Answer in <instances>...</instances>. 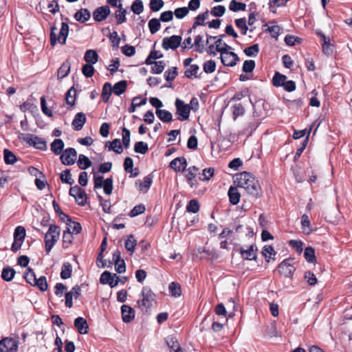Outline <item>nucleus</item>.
<instances>
[{"label": "nucleus", "instance_id": "17", "mask_svg": "<svg viewBox=\"0 0 352 352\" xmlns=\"http://www.w3.org/2000/svg\"><path fill=\"white\" fill-rule=\"evenodd\" d=\"M87 121L86 116L82 112H79L76 114L73 121L72 126L75 131H80L82 129L84 124Z\"/></svg>", "mask_w": 352, "mask_h": 352}, {"label": "nucleus", "instance_id": "28", "mask_svg": "<svg viewBox=\"0 0 352 352\" xmlns=\"http://www.w3.org/2000/svg\"><path fill=\"white\" fill-rule=\"evenodd\" d=\"M127 89V81L125 80L117 82L112 87L113 93L116 96L124 94Z\"/></svg>", "mask_w": 352, "mask_h": 352}, {"label": "nucleus", "instance_id": "3", "mask_svg": "<svg viewBox=\"0 0 352 352\" xmlns=\"http://www.w3.org/2000/svg\"><path fill=\"white\" fill-rule=\"evenodd\" d=\"M60 228L56 225H49V229L45 235V249L49 254L59 239Z\"/></svg>", "mask_w": 352, "mask_h": 352}, {"label": "nucleus", "instance_id": "61", "mask_svg": "<svg viewBox=\"0 0 352 352\" xmlns=\"http://www.w3.org/2000/svg\"><path fill=\"white\" fill-rule=\"evenodd\" d=\"M122 146H124L125 148H128L130 145V136L131 132L126 127H122Z\"/></svg>", "mask_w": 352, "mask_h": 352}, {"label": "nucleus", "instance_id": "51", "mask_svg": "<svg viewBox=\"0 0 352 352\" xmlns=\"http://www.w3.org/2000/svg\"><path fill=\"white\" fill-rule=\"evenodd\" d=\"M148 151V144L142 141L137 142L134 145V151L140 154H145Z\"/></svg>", "mask_w": 352, "mask_h": 352}, {"label": "nucleus", "instance_id": "31", "mask_svg": "<svg viewBox=\"0 0 352 352\" xmlns=\"http://www.w3.org/2000/svg\"><path fill=\"white\" fill-rule=\"evenodd\" d=\"M65 146V144L61 139H55L51 144V151L56 155H60Z\"/></svg>", "mask_w": 352, "mask_h": 352}, {"label": "nucleus", "instance_id": "37", "mask_svg": "<svg viewBox=\"0 0 352 352\" xmlns=\"http://www.w3.org/2000/svg\"><path fill=\"white\" fill-rule=\"evenodd\" d=\"M3 159L6 164H13L18 160L14 153L8 148H5L3 151Z\"/></svg>", "mask_w": 352, "mask_h": 352}, {"label": "nucleus", "instance_id": "56", "mask_svg": "<svg viewBox=\"0 0 352 352\" xmlns=\"http://www.w3.org/2000/svg\"><path fill=\"white\" fill-rule=\"evenodd\" d=\"M236 26L241 30V34L245 35L248 30V27L246 25V19L245 17L237 19L235 20Z\"/></svg>", "mask_w": 352, "mask_h": 352}, {"label": "nucleus", "instance_id": "38", "mask_svg": "<svg viewBox=\"0 0 352 352\" xmlns=\"http://www.w3.org/2000/svg\"><path fill=\"white\" fill-rule=\"evenodd\" d=\"M199 70V67L198 65H191L190 66V68L184 72V75L188 78H192V76H194L196 78H201V73L199 75H197V72Z\"/></svg>", "mask_w": 352, "mask_h": 352}, {"label": "nucleus", "instance_id": "18", "mask_svg": "<svg viewBox=\"0 0 352 352\" xmlns=\"http://www.w3.org/2000/svg\"><path fill=\"white\" fill-rule=\"evenodd\" d=\"M71 70V63L69 59H67L58 69L57 79L61 80L65 77L67 76Z\"/></svg>", "mask_w": 352, "mask_h": 352}, {"label": "nucleus", "instance_id": "12", "mask_svg": "<svg viewBox=\"0 0 352 352\" xmlns=\"http://www.w3.org/2000/svg\"><path fill=\"white\" fill-rule=\"evenodd\" d=\"M18 342L12 338H5L0 340V352H17Z\"/></svg>", "mask_w": 352, "mask_h": 352}, {"label": "nucleus", "instance_id": "43", "mask_svg": "<svg viewBox=\"0 0 352 352\" xmlns=\"http://www.w3.org/2000/svg\"><path fill=\"white\" fill-rule=\"evenodd\" d=\"M260 51L259 45L258 43L254 44L250 47H245L243 50V52L247 56L256 57Z\"/></svg>", "mask_w": 352, "mask_h": 352}, {"label": "nucleus", "instance_id": "24", "mask_svg": "<svg viewBox=\"0 0 352 352\" xmlns=\"http://www.w3.org/2000/svg\"><path fill=\"white\" fill-rule=\"evenodd\" d=\"M76 93L74 87H72L65 94V101L69 106L67 109L74 107L76 103Z\"/></svg>", "mask_w": 352, "mask_h": 352}, {"label": "nucleus", "instance_id": "53", "mask_svg": "<svg viewBox=\"0 0 352 352\" xmlns=\"http://www.w3.org/2000/svg\"><path fill=\"white\" fill-rule=\"evenodd\" d=\"M131 9L134 14H140L144 11V5L142 1L135 0L131 6Z\"/></svg>", "mask_w": 352, "mask_h": 352}, {"label": "nucleus", "instance_id": "19", "mask_svg": "<svg viewBox=\"0 0 352 352\" xmlns=\"http://www.w3.org/2000/svg\"><path fill=\"white\" fill-rule=\"evenodd\" d=\"M153 173L148 174L146 177H144L143 182H141L140 180H138L135 182V184L138 185L139 184L138 189L139 190L142 191L143 188H145L144 192H146L148 189L151 188V186L153 183Z\"/></svg>", "mask_w": 352, "mask_h": 352}, {"label": "nucleus", "instance_id": "8", "mask_svg": "<svg viewBox=\"0 0 352 352\" xmlns=\"http://www.w3.org/2000/svg\"><path fill=\"white\" fill-rule=\"evenodd\" d=\"M176 108V114L179 116L178 120L180 121H185L188 120L190 113V107L188 104L179 99L177 98L175 102Z\"/></svg>", "mask_w": 352, "mask_h": 352}, {"label": "nucleus", "instance_id": "50", "mask_svg": "<svg viewBox=\"0 0 352 352\" xmlns=\"http://www.w3.org/2000/svg\"><path fill=\"white\" fill-rule=\"evenodd\" d=\"M126 10L121 7L118 10L115 12V17L116 19V22L118 25L122 24L126 21Z\"/></svg>", "mask_w": 352, "mask_h": 352}, {"label": "nucleus", "instance_id": "36", "mask_svg": "<svg viewBox=\"0 0 352 352\" xmlns=\"http://www.w3.org/2000/svg\"><path fill=\"white\" fill-rule=\"evenodd\" d=\"M168 289L170 295L173 297L177 298L182 295L181 285L177 282L170 283L168 285Z\"/></svg>", "mask_w": 352, "mask_h": 352}, {"label": "nucleus", "instance_id": "29", "mask_svg": "<svg viewBox=\"0 0 352 352\" xmlns=\"http://www.w3.org/2000/svg\"><path fill=\"white\" fill-rule=\"evenodd\" d=\"M155 113L158 118L164 123H168L173 120L172 113L165 109H156Z\"/></svg>", "mask_w": 352, "mask_h": 352}, {"label": "nucleus", "instance_id": "26", "mask_svg": "<svg viewBox=\"0 0 352 352\" xmlns=\"http://www.w3.org/2000/svg\"><path fill=\"white\" fill-rule=\"evenodd\" d=\"M312 130V125L310 126L308 131V135L306 136V138L303 140V141L301 142L300 146L297 148V151L296 152V154L294 157V161L296 162L298 160L299 157H300L301 154L305 149L306 146H307L308 142H309V138L310 133Z\"/></svg>", "mask_w": 352, "mask_h": 352}, {"label": "nucleus", "instance_id": "16", "mask_svg": "<svg viewBox=\"0 0 352 352\" xmlns=\"http://www.w3.org/2000/svg\"><path fill=\"white\" fill-rule=\"evenodd\" d=\"M121 314L122 321L125 323H129L135 318V311L133 308L127 305H123L121 307Z\"/></svg>", "mask_w": 352, "mask_h": 352}, {"label": "nucleus", "instance_id": "32", "mask_svg": "<svg viewBox=\"0 0 352 352\" xmlns=\"http://www.w3.org/2000/svg\"><path fill=\"white\" fill-rule=\"evenodd\" d=\"M72 264L69 262H65L61 268L60 272V278L62 279L66 280L72 276Z\"/></svg>", "mask_w": 352, "mask_h": 352}, {"label": "nucleus", "instance_id": "2", "mask_svg": "<svg viewBox=\"0 0 352 352\" xmlns=\"http://www.w3.org/2000/svg\"><path fill=\"white\" fill-rule=\"evenodd\" d=\"M225 36L224 34L219 35V38L216 40V51L220 53V59L221 63L226 67H234L240 58L239 56L234 52H230L232 47L228 45L227 43H223V46L221 47L222 38Z\"/></svg>", "mask_w": 352, "mask_h": 352}, {"label": "nucleus", "instance_id": "42", "mask_svg": "<svg viewBox=\"0 0 352 352\" xmlns=\"http://www.w3.org/2000/svg\"><path fill=\"white\" fill-rule=\"evenodd\" d=\"M304 256L308 263H314L316 262L315 250L311 246L307 247L304 251Z\"/></svg>", "mask_w": 352, "mask_h": 352}, {"label": "nucleus", "instance_id": "14", "mask_svg": "<svg viewBox=\"0 0 352 352\" xmlns=\"http://www.w3.org/2000/svg\"><path fill=\"white\" fill-rule=\"evenodd\" d=\"M234 250L236 252H239V253L241 255V257L245 260H256V252L258 251V248L255 244H252L248 250H244L243 248L241 247L239 249L235 248Z\"/></svg>", "mask_w": 352, "mask_h": 352}, {"label": "nucleus", "instance_id": "62", "mask_svg": "<svg viewBox=\"0 0 352 352\" xmlns=\"http://www.w3.org/2000/svg\"><path fill=\"white\" fill-rule=\"evenodd\" d=\"M95 72V68L93 65L85 64L82 67V73L86 78H91Z\"/></svg>", "mask_w": 352, "mask_h": 352}, {"label": "nucleus", "instance_id": "63", "mask_svg": "<svg viewBox=\"0 0 352 352\" xmlns=\"http://www.w3.org/2000/svg\"><path fill=\"white\" fill-rule=\"evenodd\" d=\"M20 109L23 112H25L29 111L31 113H34L38 111L37 107L33 103L29 102H24L22 104L20 105Z\"/></svg>", "mask_w": 352, "mask_h": 352}, {"label": "nucleus", "instance_id": "40", "mask_svg": "<svg viewBox=\"0 0 352 352\" xmlns=\"http://www.w3.org/2000/svg\"><path fill=\"white\" fill-rule=\"evenodd\" d=\"M109 151H113L117 154H120L123 152V146L121 141L118 138L114 139L110 142Z\"/></svg>", "mask_w": 352, "mask_h": 352}, {"label": "nucleus", "instance_id": "59", "mask_svg": "<svg viewBox=\"0 0 352 352\" xmlns=\"http://www.w3.org/2000/svg\"><path fill=\"white\" fill-rule=\"evenodd\" d=\"M25 235L26 231L23 226H19L15 228L14 232V239H17L21 241H24Z\"/></svg>", "mask_w": 352, "mask_h": 352}, {"label": "nucleus", "instance_id": "33", "mask_svg": "<svg viewBox=\"0 0 352 352\" xmlns=\"http://www.w3.org/2000/svg\"><path fill=\"white\" fill-rule=\"evenodd\" d=\"M199 168L195 166H192L186 169L187 174L186 175V178L187 179L188 184L191 188L193 186L192 181L196 177V174Z\"/></svg>", "mask_w": 352, "mask_h": 352}, {"label": "nucleus", "instance_id": "15", "mask_svg": "<svg viewBox=\"0 0 352 352\" xmlns=\"http://www.w3.org/2000/svg\"><path fill=\"white\" fill-rule=\"evenodd\" d=\"M110 13V8L108 6H102L97 8L93 12V18L95 21L100 22L105 20Z\"/></svg>", "mask_w": 352, "mask_h": 352}, {"label": "nucleus", "instance_id": "10", "mask_svg": "<svg viewBox=\"0 0 352 352\" xmlns=\"http://www.w3.org/2000/svg\"><path fill=\"white\" fill-rule=\"evenodd\" d=\"M293 260L292 258L284 259L277 267L279 273L286 278H292L296 270V267L289 263Z\"/></svg>", "mask_w": 352, "mask_h": 352}, {"label": "nucleus", "instance_id": "35", "mask_svg": "<svg viewBox=\"0 0 352 352\" xmlns=\"http://www.w3.org/2000/svg\"><path fill=\"white\" fill-rule=\"evenodd\" d=\"M286 80L287 76L285 75L276 72L272 78V84L276 87H283Z\"/></svg>", "mask_w": 352, "mask_h": 352}, {"label": "nucleus", "instance_id": "49", "mask_svg": "<svg viewBox=\"0 0 352 352\" xmlns=\"http://www.w3.org/2000/svg\"><path fill=\"white\" fill-rule=\"evenodd\" d=\"M245 108L241 103L235 104L232 106V117L235 120L239 116H241L245 113Z\"/></svg>", "mask_w": 352, "mask_h": 352}, {"label": "nucleus", "instance_id": "57", "mask_svg": "<svg viewBox=\"0 0 352 352\" xmlns=\"http://www.w3.org/2000/svg\"><path fill=\"white\" fill-rule=\"evenodd\" d=\"M204 72L206 74H212L216 69V63L213 60L206 61L203 65Z\"/></svg>", "mask_w": 352, "mask_h": 352}, {"label": "nucleus", "instance_id": "64", "mask_svg": "<svg viewBox=\"0 0 352 352\" xmlns=\"http://www.w3.org/2000/svg\"><path fill=\"white\" fill-rule=\"evenodd\" d=\"M145 210L146 208L144 205L141 204L134 206L133 208L129 213V215L131 217H135L139 214L144 213L145 212Z\"/></svg>", "mask_w": 352, "mask_h": 352}, {"label": "nucleus", "instance_id": "25", "mask_svg": "<svg viewBox=\"0 0 352 352\" xmlns=\"http://www.w3.org/2000/svg\"><path fill=\"white\" fill-rule=\"evenodd\" d=\"M99 56L94 50H87L84 56L87 64L94 65L98 61Z\"/></svg>", "mask_w": 352, "mask_h": 352}, {"label": "nucleus", "instance_id": "60", "mask_svg": "<svg viewBox=\"0 0 352 352\" xmlns=\"http://www.w3.org/2000/svg\"><path fill=\"white\" fill-rule=\"evenodd\" d=\"M166 67V63L163 60L155 61L154 66L151 67V72L152 74H161Z\"/></svg>", "mask_w": 352, "mask_h": 352}, {"label": "nucleus", "instance_id": "7", "mask_svg": "<svg viewBox=\"0 0 352 352\" xmlns=\"http://www.w3.org/2000/svg\"><path fill=\"white\" fill-rule=\"evenodd\" d=\"M113 182L112 177L103 180L102 176H96L95 175L94 176V188L96 189L102 187L104 192L108 195H111L112 192L113 188Z\"/></svg>", "mask_w": 352, "mask_h": 352}, {"label": "nucleus", "instance_id": "20", "mask_svg": "<svg viewBox=\"0 0 352 352\" xmlns=\"http://www.w3.org/2000/svg\"><path fill=\"white\" fill-rule=\"evenodd\" d=\"M74 327L80 334L88 333V324L87 320L82 317H78L74 320Z\"/></svg>", "mask_w": 352, "mask_h": 352}, {"label": "nucleus", "instance_id": "45", "mask_svg": "<svg viewBox=\"0 0 352 352\" xmlns=\"http://www.w3.org/2000/svg\"><path fill=\"white\" fill-rule=\"evenodd\" d=\"M148 28L152 34L158 32L161 28V23L159 19L153 18L148 21Z\"/></svg>", "mask_w": 352, "mask_h": 352}, {"label": "nucleus", "instance_id": "48", "mask_svg": "<svg viewBox=\"0 0 352 352\" xmlns=\"http://www.w3.org/2000/svg\"><path fill=\"white\" fill-rule=\"evenodd\" d=\"M23 278L26 280L28 283L32 285L34 284V281H36V277L34 270L28 267L27 271L24 273Z\"/></svg>", "mask_w": 352, "mask_h": 352}, {"label": "nucleus", "instance_id": "34", "mask_svg": "<svg viewBox=\"0 0 352 352\" xmlns=\"http://www.w3.org/2000/svg\"><path fill=\"white\" fill-rule=\"evenodd\" d=\"M77 164L80 169L85 170L91 166V161L89 158L83 154H80Z\"/></svg>", "mask_w": 352, "mask_h": 352}, {"label": "nucleus", "instance_id": "58", "mask_svg": "<svg viewBox=\"0 0 352 352\" xmlns=\"http://www.w3.org/2000/svg\"><path fill=\"white\" fill-rule=\"evenodd\" d=\"M256 63L254 60H246L243 62L242 71L246 74L251 73L254 71Z\"/></svg>", "mask_w": 352, "mask_h": 352}, {"label": "nucleus", "instance_id": "41", "mask_svg": "<svg viewBox=\"0 0 352 352\" xmlns=\"http://www.w3.org/2000/svg\"><path fill=\"white\" fill-rule=\"evenodd\" d=\"M136 245L137 241L134 239V235H128L127 239L125 240L124 243V246L126 250L133 253L135 251V248Z\"/></svg>", "mask_w": 352, "mask_h": 352}, {"label": "nucleus", "instance_id": "55", "mask_svg": "<svg viewBox=\"0 0 352 352\" xmlns=\"http://www.w3.org/2000/svg\"><path fill=\"white\" fill-rule=\"evenodd\" d=\"M60 179L63 183L73 184L74 181L72 178V175L70 173L69 169H65L61 174L60 175Z\"/></svg>", "mask_w": 352, "mask_h": 352}, {"label": "nucleus", "instance_id": "4", "mask_svg": "<svg viewBox=\"0 0 352 352\" xmlns=\"http://www.w3.org/2000/svg\"><path fill=\"white\" fill-rule=\"evenodd\" d=\"M140 296L142 299L137 303L142 311H147L153 306L152 302L155 300L156 295L149 287H143Z\"/></svg>", "mask_w": 352, "mask_h": 352}, {"label": "nucleus", "instance_id": "30", "mask_svg": "<svg viewBox=\"0 0 352 352\" xmlns=\"http://www.w3.org/2000/svg\"><path fill=\"white\" fill-rule=\"evenodd\" d=\"M113 92L111 84L109 82L103 85L101 98L104 102H108Z\"/></svg>", "mask_w": 352, "mask_h": 352}, {"label": "nucleus", "instance_id": "27", "mask_svg": "<svg viewBox=\"0 0 352 352\" xmlns=\"http://www.w3.org/2000/svg\"><path fill=\"white\" fill-rule=\"evenodd\" d=\"M228 195L229 197L230 202L232 205H236L239 202L241 195L238 192L236 187L230 186L228 190Z\"/></svg>", "mask_w": 352, "mask_h": 352}, {"label": "nucleus", "instance_id": "6", "mask_svg": "<svg viewBox=\"0 0 352 352\" xmlns=\"http://www.w3.org/2000/svg\"><path fill=\"white\" fill-rule=\"evenodd\" d=\"M19 140L26 142L29 146H34L35 148L45 151L47 149L46 142L41 138L31 133H20L18 136Z\"/></svg>", "mask_w": 352, "mask_h": 352}, {"label": "nucleus", "instance_id": "39", "mask_svg": "<svg viewBox=\"0 0 352 352\" xmlns=\"http://www.w3.org/2000/svg\"><path fill=\"white\" fill-rule=\"evenodd\" d=\"M208 14L209 11L207 10L204 12L198 14L192 24V28H196L199 25H205L206 23L204 21L208 18Z\"/></svg>", "mask_w": 352, "mask_h": 352}, {"label": "nucleus", "instance_id": "44", "mask_svg": "<svg viewBox=\"0 0 352 352\" xmlns=\"http://www.w3.org/2000/svg\"><path fill=\"white\" fill-rule=\"evenodd\" d=\"M229 9L234 12L245 11L246 9V4L242 2H239L236 0H232L229 4Z\"/></svg>", "mask_w": 352, "mask_h": 352}, {"label": "nucleus", "instance_id": "9", "mask_svg": "<svg viewBox=\"0 0 352 352\" xmlns=\"http://www.w3.org/2000/svg\"><path fill=\"white\" fill-rule=\"evenodd\" d=\"M69 195L74 197L78 205L84 206L87 204V195L85 190L78 185L69 188Z\"/></svg>", "mask_w": 352, "mask_h": 352}, {"label": "nucleus", "instance_id": "54", "mask_svg": "<svg viewBox=\"0 0 352 352\" xmlns=\"http://www.w3.org/2000/svg\"><path fill=\"white\" fill-rule=\"evenodd\" d=\"M178 75L177 68L176 67H173L171 69H168L164 72V78L166 81L172 82L175 80V78Z\"/></svg>", "mask_w": 352, "mask_h": 352}, {"label": "nucleus", "instance_id": "21", "mask_svg": "<svg viewBox=\"0 0 352 352\" xmlns=\"http://www.w3.org/2000/svg\"><path fill=\"white\" fill-rule=\"evenodd\" d=\"M74 16L77 21L84 23L89 21L91 13L87 8H81L75 13Z\"/></svg>", "mask_w": 352, "mask_h": 352}, {"label": "nucleus", "instance_id": "22", "mask_svg": "<svg viewBox=\"0 0 352 352\" xmlns=\"http://www.w3.org/2000/svg\"><path fill=\"white\" fill-rule=\"evenodd\" d=\"M74 240L73 232L69 227H67L63 234V248L66 250L72 244Z\"/></svg>", "mask_w": 352, "mask_h": 352}, {"label": "nucleus", "instance_id": "47", "mask_svg": "<svg viewBox=\"0 0 352 352\" xmlns=\"http://www.w3.org/2000/svg\"><path fill=\"white\" fill-rule=\"evenodd\" d=\"M322 52L327 56H332L334 51V45L330 43L328 39L322 43Z\"/></svg>", "mask_w": 352, "mask_h": 352}, {"label": "nucleus", "instance_id": "46", "mask_svg": "<svg viewBox=\"0 0 352 352\" xmlns=\"http://www.w3.org/2000/svg\"><path fill=\"white\" fill-rule=\"evenodd\" d=\"M33 286L37 287L42 292L46 291L48 288L46 277L41 276L38 278H36Z\"/></svg>", "mask_w": 352, "mask_h": 352}, {"label": "nucleus", "instance_id": "52", "mask_svg": "<svg viewBox=\"0 0 352 352\" xmlns=\"http://www.w3.org/2000/svg\"><path fill=\"white\" fill-rule=\"evenodd\" d=\"M199 201L197 199H193L190 200L186 206V211L188 212L197 213L199 210Z\"/></svg>", "mask_w": 352, "mask_h": 352}, {"label": "nucleus", "instance_id": "5", "mask_svg": "<svg viewBox=\"0 0 352 352\" xmlns=\"http://www.w3.org/2000/svg\"><path fill=\"white\" fill-rule=\"evenodd\" d=\"M66 21H69V19L66 17ZM57 28L55 26L51 28L50 31V43L52 46H54L57 41H58L61 44H65L66 43V39L69 33V25L67 22H62L61 28L59 32V36H57L56 34V31Z\"/></svg>", "mask_w": 352, "mask_h": 352}, {"label": "nucleus", "instance_id": "13", "mask_svg": "<svg viewBox=\"0 0 352 352\" xmlns=\"http://www.w3.org/2000/svg\"><path fill=\"white\" fill-rule=\"evenodd\" d=\"M77 152L74 148H67L63 151L60 157L61 162L66 166H70L75 163Z\"/></svg>", "mask_w": 352, "mask_h": 352}, {"label": "nucleus", "instance_id": "1", "mask_svg": "<svg viewBox=\"0 0 352 352\" xmlns=\"http://www.w3.org/2000/svg\"><path fill=\"white\" fill-rule=\"evenodd\" d=\"M238 186L243 188L248 194L257 198L261 196V188L258 181L250 173L242 172L237 175Z\"/></svg>", "mask_w": 352, "mask_h": 352}, {"label": "nucleus", "instance_id": "11", "mask_svg": "<svg viewBox=\"0 0 352 352\" xmlns=\"http://www.w3.org/2000/svg\"><path fill=\"white\" fill-rule=\"evenodd\" d=\"M182 37L178 35H173L169 37H164L162 46L165 50H176L181 45Z\"/></svg>", "mask_w": 352, "mask_h": 352}, {"label": "nucleus", "instance_id": "23", "mask_svg": "<svg viewBox=\"0 0 352 352\" xmlns=\"http://www.w3.org/2000/svg\"><path fill=\"white\" fill-rule=\"evenodd\" d=\"M16 274L14 269L9 265L5 266L1 272V277L6 282L12 280Z\"/></svg>", "mask_w": 352, "mask_h": 352}]
</instances>
